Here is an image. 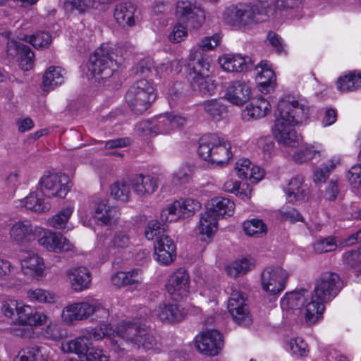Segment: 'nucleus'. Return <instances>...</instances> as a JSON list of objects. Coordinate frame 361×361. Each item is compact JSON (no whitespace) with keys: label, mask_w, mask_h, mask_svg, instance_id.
<instances>
[{"label":"nucleus","mask_w":361,"mask_h":361,"mask_svg":"<svg viewBox=\"0 0 361 361\" xmlns=\"http://www.w3.org/2000/svg\"><path fill=\"white\" fill-rule=\"evenodd\" d=\"M92 312L91 316H93V319L99 322L100 324L108 319L109 317V311L108 309L104 307L102 304L95 299H92Z\"/></svg>","instance_id":"58"},{"label":"nucleus","mask_w":361,"mask_h":361,"mask_svg":"<svg viewBox=\"0 0 361 361\" xmlns=\"http://www.w3.org/2000/svg\"><path fill=\"white\" fill-rule=\"evenodd\" d=\"M178 202H173L167 208L161 210L160 214L161 223L165 224L166 222L175 221L179 219L176 214V208L180 207Z\"/></svg>","instance_id":"62"},{"label":"nucleus","mask_w":361,"mask_h":361,"mask_svg":"<svg viewBox=\"0 0 361 361\" xmlns=\"http://www.w3.org/2000/svg\"><path fill=\"white\" fill-rule=\"evenodd\" d=\"M307 293L306 289H301L300 291H293L290 293H286L285 297L281 300V305L294 311H298L305 317L304 307L306 298L305 294Z\"/></svg>","instance_id":"35"},{"label":"nucleus","mask_w":361,"mask_h":361,"mask_svg":"<svg viewBox=\"0 0 361 361\" xmlns=\"http://www.w3.org/2000/svg\"><path fill=\"white\" fill-rule=\"evenodd\" d=\"M27 297L31 300L38 302L52 303L55 301V295L54 293L42 288L28 290Z\"/></svg>","instance_id":"52"},{"label":"nucleus","mask_w":361,"mask_h":361,"mask_svg":"<svg viewBox=\"0 0 361 361\" xmlns=\"http://www.w3.org/2000/svg\"><path fill=\"white\" fill-rule=\"evenodd\" d=\"M309 109L298 101L289 102L285 99L279 101L275 113L276 120H281L288 124L298 125L307 118Z\"/></svg>","instance_id":"7"},{"label":"nucleus","mask_w":361,"mask_h":361,"mask_svg":"<svg viewBox=\"0 0 361 361\" xmlns=\"http://www.w3.org/2000/svg\"><path fill=\"white\" fill-rule=\"evenodd\" d=\"M42 335L47 339L57 341L62 339L66 333L62 329L60 324L50 322L47 326L43 329Z\"/></svg>","instance_id":"53"},{"label":"nucleus","mask_w":361,"mask_h":361,"mask_svg":"<svg viewBox=\"0 0 361 361\" xmlns=\"http://www.w3.org/2000/svg\"><path fill=\"white\" fill-rule=\"evenodd\" d=\"M6 54L11 59L19 56V65L22 70L27 71L32 68L35 54L29 46L13 39L8 40Z\"/></svg>","instance_id":"16"},{"label":"nucleus","mask_w":361,"mask_h":361,"mask_svg":"<svg viewBox=\"0 0 361 361\" xmlns=\"http://www.w3.org/2000/svg\"><path fill=\"white\" fill-rule=\"evenodd\" d=\"M312 300L306 305L305 319L307 324H315L325 310V304L333 300L343 288L338 274L322 273L315 281Z\"/></svg>","instance_id":"1"},{"label":"nucleus","mask_w":361,"mask_h":361,"mask_svg":"<svg viewBox=\"0 0 361 361\" xmlns=\"http://www.w3.org/2000/svg\"><path fill=\"white\" fill-rule=\"evenodd\" d=\"M288 274L280 267H267L261 274L262 288L269 295H276L283 290Z\"/></svg>","instance_id":"8"},{"label":"nucleus","mask_w":361,"mask_h":361,"mask_svg":"<svg viewBox=\"0 0 361 361\" xmlns=\"http://www.w3.org/2000/svg\"><path fill=\"white\" fill-rule=\"evenodd\" d=\"M142 329V326L137 322H121L116 329H114L115 331L114 336L110 339L114 350L115 351L124 350V348L121 347L122 344L119 343V341L116 339V337L121 338L134 345L135 342H137L138 335Z\"/></svg>","instance_id":"13"},{"label":"nucleus","mask_w":361,"mask_h":361,"mask_svg":"<svg viewBox=\"0 0 361 361\" xmlns=\"http://www.w3.org/2000/svg\"><path fill=\"white\" fill-rule=\"evenodd\" d=\"M288 345L290 350L295 355L304 356L307 355L308 351L307 349V345L302 338H298L292 339L288 342Z\"/></svg>","instance_id":"63"},{"label":"nucleus","mask_w":361,"mask_h":361,"mask_svg":"<svg viewBox=\"0 0 361 361\" xmlns=\"http://www.w3.org/2000/svg\"><path fill=\"white\" fill-rule=\"evenodd\" d=\"M115 331L110 324H100L99 326L91 329L87 332L88 340L93 339L94 341L100 340L104 337H110L114 336Z\"/></svg>","instance_id":"51"},{"label":"nucleus","mask_w":361,"mask_h":361,"mask_svg":"<svg viewBox=\"0 0 361 361\" xmlns=\"http://www.w3.org/2000/svg\"><path fill=\"white\" fill-rule=\"evenodd\" d=\"M72 184L69 177L64 173H51L44 174L38 183V190L48 197H58L63 198L70 190Z\"/></svg>","instance_id":"6"},{"label":"nucleus","mask_w":361,"mask_h":361,"mask_svg":"<svg viewBox=\"0 0 361 361\" xmlns=\"http://www.w3.org/2000/svg\"><path fill=\"white\" fill-rule=\"evenodd\" d=\"M348 180L354 187H361V164L353 166L348 171Z\"/></svg>","instance_id":"64"},{"label":"nucleus","mask_w":361,"mask_h":361,"mask_svg":"<svg viewBox=\"0 0 361 361\" xmlns=\"http://www.w3.org/2000/svg\"><path fill=\"white\" fill-rule=\"evenodd\" d=\"M20 361H47V357L42 353L39 347L27 348L23 351L20 357Z\"/></svg>","instance_id":"59"},{"label":"nucleus","mask_w":361,"mask_h":361,"mask_svg":"<svg viewBox=\"0 0 361 361\" xmlns=\"http://www.w3.org/2000/svg\"><path fill=\"white\" fill-rule=\"evenodd\" d=\"M166 231L165 224L157 220H151L145 228V234L148 240H153L154 237L161 236Z\"/></svg>","instance_id":"56"},{"label":"nucleus","mask_w":361,"mask_h":361,"mask_svg":"<svg viewBox=\"0 0 361 361\" xmlns=\"http://www.w3.org/2000/svg\"><path fill=\"white\" fill-rule=\"evenodd\" d=\"M337 85L341 92L354 91L361 87V73L355 71L341 76Z\"/></svg>","instance_id":"39"},{"label":"nucleus","mask_w":361,"mask_h":361,"mask_svg":"<svg viewBox=\"0 0 361 361\" xmlns=\"http://www.w3.org/2000/svg\"><path fill=\"white\" fill-rule=\"evenodd\" d=\"M72 288L76 291H82L90 287L91 274L85 267L69 269L66 271Z\"/></svg>","instance_id":"25"},{"label":"nucleus","mask_w":361,"mask_h":361,"mask_svg":"<svg viewBox=\"0 0 361 361\" xmlns=\"http://www.w3.org/2000/svg\"><path fill=\"white\" fill-rule=\"evenodd\" d=\"M188 75L208 76L210 68L209 56L199 49H192L189 56Z\"/></svg>","instance_id":"20"},{"label":"nucleus","mask_w":361,"mask_h":361,"mask_svg":"<svg viewBox=\"0 0 361 361\" xmlns=\"http://www.w3.org/2000/svg\"><path fill=\"white\" fill-rule=\"evenodd\" d=\"M204 111L212 119L219 121L226 113V107L219 100H207L200 104Z\"/></svg>","instance_id":"42"},{"label":"nucleus","mask_w":361,"mask_h":361,"mask_svg":"<svg viewBox=\"0 0 361 361\" xmlns=\"http://www.w3.org/2000/svg\"><path fill=\"white\" fill-rule=\"evenodd\" d=\"M154 313L161 322L167 323L180 322L184 317L183 310L176 304H160L154 310Z\"/></svg>","instance_id":"31"},{"label":"nucleus","mask_w":361,"mask_h":361,"mask_svg":"<svg viewBox=\"0 0 361 361\" xmlns=\"http://www.w3.org/2000/svg\"><path fill=\"white\" fill-rule=\"evenodd\" d=\"M218 219H219L214 215V213L209 212L206 208V211L204 213L202 214L198 226L200 233L203 235H207L208 237L212 236L217 229Z\"/></svg>","instance_id":"41"},{"label":"nucleus","mask_w":361,"mask_h":361,"mask_svg":"<svg viewBox=\"0 0 361 361\" xmlns=\"http://www.w3.org/2000/svg\"><path fill=\"white\" fill-rule=\"evenodd\" d=\"M245 233L250 236L257 235L266 232V225L260 219L247 220L243 223Z\"/></svg>","instance_id":"54"},{"label":"nucleus","mask_w":361,"mask_h":361,"mask_svg":"<svg viewBox=\"0 0 361 361\" xmlns=\"http://www.w3.org/2000/svg\"><path fill=\"white\" fill-rule=\"evenodd\" d=\"M337 245L333 238H326L318 240L314 243V251L318 254L331 252L336 248Z\"/></svg>","instance_id":"61"},{"label":"nucleus","mask_w":361,"mask_h":361,"mask_svg":"<svg viewBox=\"0 0 361 361\" xmlns=\"http://www.w3.org/2000/svg\"><path fill=\"white\" fill-rule=\"evenodd\" d=\"M29 42L36 48L47 47L51 42V36L47 32H37L30 37Z\"/></svg>","instance_id":"60"},{"label":"nucleus","mask_w":361,"mask_h":361,"mask_svg":"<svg viewBox=\"0 0 361 361\" xmlns=\"http://www.w3.org/2000/svg\"><path fill=\"white\" fill-rule=\"evenodd\" d=\"M254 67L257 71L256 80L260 91L263 93H269L274 89L276 81L274 71L266 61H262Z\"/></svg>","instance_id":"23"},{"label":"nucleus","mask_w":361,"mask_h":361,"mask_svg":"<svg viewBox=\"0 0 361 361\" xmlns=\"http://www.w3.org/2000/svg\"><path fill=\"white\" fill-rule=\"evenodd\" d=\"M20 207L35 212H46L50 209V204L44 203L42 199L38 198L35 192L20 200Z\"/></svg>","instance_id":"43"},{"label":"nucleus","mask_w":361,"mask_h":361,"mask_svg":"<svg viewBox=\"0 0 361 361\" xmlns=\"http://www.w3.org/2000/svg\"><path fill=\"white\" fill-rule=\"evenodd\" d=\"M17 316L19 323L30 326L42 325L48 319L46 314L37 312L30 305L19 306Z\"/></svg>","instance_id":"30"},{"label":"nucleus","mask_w":361,"mask_h":361,"mask_svg":"<svg viewBox=\"0 0 361 361\" xmlns=\"http://www.w3.org/2000/svg\"><path fill=\"white\" fill-rule=\"evenodd\" d=\"M135 6L131 2H122L116 5L114 17L116 23L122 27H132L135 25Z\"/></svg>","instance_id":"28"},{"label":"nucleus","mask_w":361,"mask_h":361,"mask_svg":"<svg viewBox=\"0 0 361 361\" xmlns=\"http://www.w3.org/2000/svg\"><path fill=\"white\" fill-rule=\"evenodd\" d=\"M91 308L92 299L71 304L63 309L61 314L62 319L68 324H71L73 321L86 319L91 316Z\"/></svg>","instance_id":"18"},{"label":"nucleus","mask_w":361,"mask_h":361,"mask_svg":"<svg viewBox=\"0 0 361 361\" xmlns=\"http://www.w3.org/2000/svg\"><path fill=\"white\" fill-rule=\"evenodd\" d=\"M176 15L180 23L192 29L200 27L205 20L204 11L194 0L178 1Z\"/></svg>","instance_id":"5"},{"label":"nucleus","mask_w":361,"mask_h":361,"mask_svg":"<svg viewBox=\"0 0 361 361\" xmlns=\"http://www.w3.org/2000/svg\"><path fill=\"white\" fill-rule=\"evenodd\" d=\"M185 118L170 114H161L152 118L154 135L170 133L173 129L185 123Z\"/></svg>","instance_id":"17"},{"label":"nucleus","mask_w":361,"mask_h":361,"mask_svg":"<svg viewBox=\"0 0 361 361\" xmlns=\"http://www.w3.org/2000/svg\"><path fill=\"white\" fill-rule=\"evenodd\" d=\"M95 0H67L64 2V7L67 11L78 10L83 13L90 8L94 7Z\"/></svg>","instance_id":"57"},{"label":"nucleus","mask_w":361,"mask_h":361,"mask_svg":"<svg viewBox=\"0 0 361 361\" xmlns=\"http://www.w3.org/2000/svg\"><path fill=\"white\" fill-rule=\"evenodd\" d=\"M274 13L273 5L267 1L233 7L225 13L227 24L240 29H250L253 25L268 21Z\"/></svg>","instance_id":"2"},{"label":"nucleus","mask_w":361,"mask_h":361,"mask_svg":"<svg viewBox=\"0 0 361 361\" xmlns=\"http://www.w3.org/2000/svg\"><path fill=\"white\" fill-rule=\"evenodd\" d=\"M130 244L129 233L126 231H117L111 239L108 247L109 250H122L128 247Z\"/></svg>","instance_id":"46"},{"label":"nucleus","mask_w":361,"mask_h":361,"mask_svg":"<svg viewBox=\"0 0 361 361\" xmlns=\"http://www.w3.org/2000/svg\"><path fill=\"white\" fill-rule=\"evenodd\" d=\"M226 97L232 104L242 106L250 99V86L245 81H234L228 87Z\"/></svg>","instance_id":"21"},{"label":"nucleus","mask_w":361,"mask_h":361,"mask_svg":"<svg viewBox=\"0 0 361 361\" xmlns=\"http://www.w3.org/2000/svg\"><path fill=\"white\" fill-rule=\"evenodd\" d=\"M95 216L101 224L111 225L120 218V212L117 207L108 205L107 201L102 200L97 204Z\"/></svg>","instance_id":"33"},{"label":"nucleus","mask_w":361,"mask_h":361,"mask_svg":"<svg viewBox=\"0 0 361 361\" xmlns=\"http://www.w3.org/2000/svg\"><path fill=\"white\" fill-rule=\"evenodd\" d=\"M166 290L172 299L176 301L186 298L190 292V277L188 272L180 268L170 276L166 285Z\"/></svg>","instance_id":"11"},{"label":"nucleus","mask_w":361,"mask_h":361,"mask_svg":"<svg viewBox=\"0 0 361 361\" xmlns=\"http://www.w3.org/2000/svg\"><path fill=\"white\" fill-rule=\"evenodd\" d=\"M230 149V144L220 137V143L215 145L213 148L212 163H216L219 165L227 164L232 156Z\"/></svg>","instance_id":"38"},{"label":"nucleus","mask_w":361,"mask_h":361,"mask_svg":"<svg viewBox=\"0 0 361 361\" xmlns=\"http://www.w3.org/2000/svg\"><path fill=\"white\" fill-rule=\"evenodd\" d=\"M295 126L283 123L281 120H276L273 133L276 140L285 146L295 147L300 139L299 135L293 128Z\"/></svg>","instance_id":"19"},{"label":"nucleus","mask_w":361,"mask_h":361,"mask_svg":"<svg viewBox=\"0 0 361 361\" xmlns=\"http://www.w3.org/2000/svg\"><path fill=\"white\" fill-rule=\"evenodd\" d=\"M123 58L108 44H102L90 56L87 63L89 72L97 80L111 78L116 68L122 63Z\"/></svg>","instance_id":"3"},{"label":"nucleus","mask_w":361,"mask_h":361,"mask_svg":"<svg viewBox=\"0 0 361 361\" xmlns=\"http://www.w3.org/2000/svg\"><path fill=\"white\" fill-rule=\"evenodd\" d=\"M137 341L134 345L138 348L142 347L145 350H150L157 344L155 337L143 327L140 331Z\"/></svg>","instance_id":"55"},{"label":"nucleus","mask_w":361,"mask_h":361,"mask_svg":"<svg viewBox=\"0 0 361 361\" xmlns=\"http://www.w3.org/2000/svg\"><path fill=\"white\" fill-rule=\"evenodd\" d=\"M130 184L128 185L124 181H117L111 186V195L116 200L122 202H127L130 198Z\"/></svg>","instance_id":"49"},{"label":"nucleus","mask_w":361,"mask_h":361,"mask_svg":"<svg viewBox=\"0 0 361 361\" xmlns=\"http://www.w3.org/2000/svg\"><path fill=\"white\" fill-rule=\"evenodd\" d=\"M63 81L61 68L60 67L50 66L48 68L42 78L44 91L54 90Z\"/></svg>","instance_id":"37"},{"label":"nucleus","mask_w":361,"mask_h":361,"mask_svg":"<svg viewBox=\"0 0 361 361\" xmlns=\"http://www.w3.org/2000/svg\"><path fill=\"white\" fill-rule=\"evenodd\" d=\"M194 166L190 164L183 165L173 175L172 181L176 185H182L188 183L192 178Z\"/></svg>","instance_id":"50"},{"label":"nucleus","mask_w":361,"mask_h":361,"mask_svg":"<svg viewBox=\"0 0 361 361\" xmlns=\"http://www.w3.org/2000/svg\"><path fill=\"white\" fill-rule=\"evenodd\" d=\"M44 260L37 255H29L21 260V269L25 275L38 279L44 270Z\"/></svg>","instance_id":"32"},{"label":"nucleus","mask_w":361,"mask_h":361,"mask_svg":"<svg viewBox=\"0 0 361 361\" xmlns=\"http://www.w3.org/2000/svg\"><path fill=\"white\" fill-rule=\"evenodd\" d=\"M168 94L170 104H175L188 97L187 85L176 81L169 88Z\"/></svg>","instance_id":"47"},{"label":"nucleus","mask_w":361,"mask_h":361,"mask_svg":"<svg viewBox=\"0 0 361 361\" xmlns=\"http://www.w3.org/2000/svg\"><path fill=\"white\" fill-rule=\"evenodd\" d=\"M219 61L221 67L227 72H243L252 69L255 66V61L250 57H242L235 54H225Z\"/></svg>","instance_id":"22"},{"label":"nucleus","mask_w":361,"mask_h":361,"mask_svg":"<svg viewBox=\"0 0 361 361\" xmlns=\"http://www.w3.org/2000/svg\"><path fill=\"white\" fill-rule=\"evenodd\" d=\"M220 143V137L216 134H209L200 139L197 153L202 159L212 163V152L215 145Z\"/></svg>","instance_id":"36"},{"label":"nucleus","mask_w":361,"mask_h":361,"mask_svg":"<svg viewBox=\"0 0 361 361\" xmlns=\"http://www.w3.org/2000/svg\"><path fill=\"white\" fill-rule=\"evenodd\" d=\"M286 192L288 202L293 203L304 200L309 194V189L307 185L304 184L303 177L297 176L290 180Z\"/></svg>","instance_id":"29"},{"label":"nucleus","mask_w":361,"mask_h":361,"mask_svg":"<svg viewBox=\"0 0 361 361\" xmlns=\"http://www.w3.org/2000/svg\"><path fill=\"white\" fill-rule=\"evenodd\" d=\"M175 202H178L180 204V207H177L176 208V214L179 219H185L192 216L201 207L200 203L193 199H186L183 202L176 201Z\"/></svg>","instance_id":"45"},{"label":"nucleus","mask_w":361,"mask_h":361,"mask_svg":"<svg viewBox=\"0 0 361 361\" xmlns=\"http://www.w3.org/2000/svg\"><path fill=\"white\" fill-rule=\"evenodd\" d=\"M130 187L140 197L150 195L158 188V182L156 178L142 174L136 175L130 180Z\"/></svg>","instance_id":"27"},{"label":"nucleus","mask_w":361,"mask_h":361,"mask_svg":"<svg viewBox=\"0 0 361 361\" xmlns=\"http://www.w3.org/2000/svg\"><path fill=\"white\" fill-rule=\"evenodd\" d=\"M206 208L219 219L226 216H231L234 212L235 204L229 199L216 197L211 200Z\"/></svg>","instance_id":"34"},{"label":"nucleus","mask_w":361,"mask_h":361,"mask_svg":"<svg viewBox=\"0 0 361 361\" xmlns=\"http://www.w3.org/2000/svg\"><path fill=\"white\" fill-rule=\"evenodd\" d=\"M38 243L51 252H67L71 251L73 245L60 233L48 232L43 230L37 239Z\"/></svg>","instance_id":"15"},{"label":"nucleus","mask_w":361,"mask_h":361,"mask_svg":"<svg viewBox=\"0 0 361 361\" xmlns=\"http://www.w3.org/2000/svg\"><path fill=\"white\" fill-rule=\"evenodd\" d=\"M252 264L246 258L236 260L231 264L226 267V270L228 275L237 277L246 274L251 269Z\"/></svg>","instance_id":"48"},{"label":"nucleus","mask_w":361,"mask_h":361,"mask_svg":"<svg viewBox=\"0 0 361 361\" xmlns=\"http://www.w3.org/2000/svg\"><path fill=\"white\" fill-rule=\"evenodd\" d=\"M154 247V258L161 265H169L176 257V245L167 235L163 234L157 237Z\"/></svg>","instance_id":"14"},{"label":"nucleus","mask_w":361,"mask_h":361,"mask_svg":"<svg viewBox=\"0 0 361 361\" xmlns=\"http://www.w3.org/2000/svg\"><path fill=\"white\" fill-rule=\"evenodd\" d=\"M73 213V209L70 207L63 208L54 216L49 218L47 221L49 226L55 229H63L66 228L68 221Z\"/></svg>","instance_id":"44"},{"label":"nucleus","mask_w":361,"mask_h":361,"mask_svg":"<svg viewBox=\"0 0 361 361\" xmlns=\"http://www.w3.org/2000/svg\"><path fill=\"white\" fill-rule=\"evenodd\" d=\"M89 347L87 336H80L70 340L61 345V349L67 353H73L78 355H85Z\"/></svg>","instance_id":"40"},{"label":"nucleus","mask_w":361,"mask_h":361,"mask_svg":"<svg viewBox=\"0 0 361 361\" xmlns=\"http://www.w3.org/2000/svg\"><path fill=\"white\" fill-rule=\"evenodd\" d=\"M195 343L197 350L209 356L218 355L224 346L222 335L215 329L208 330L197 336Z\"/></svg>","instance_id":"12"},{"label":"nucleus","mask_w":361,"mask_h":361,"mask_svg":"<svg viewBox=\"0 0 361 361\" xmlns=\"http://www.w3.org/2000/svg\"><path fill=\"white\" fill-rule=\"evenodd\" d=\"M111 283L117 288L128 287L136 289L142 282L141 273L139 269L129 271H117L111 277Z\"/></svg>","instance_id":"26"},{"label":"nucleus","mask_w":361,"mask_h":361,"mask_svg":"<svg viewBox=\"0 0 361 361\" xmlns=\"http://www.w3.org/2000/svg\"><path fill=\"white\" fill-rule=\"evenodd\" d=\"M157 97L152 84L145 79L136 81L127 91L126 102L131 110L141 114L150 106Z\"/></svg>","instance_id":"4"},{"label":"nucleus","mask_w":361,"mask_h":361,"mask_svg":"<svg viewBox=\"0 0 361 361\" xmlns=\"http://www.w3.org/2000/svg\"><path fill=\"white\" fill-rule=\"evenodd\" d=\"M227 308L233 321L239 326H247L252 323L249 307L243 294L233 290L228 300Z\"/></svg>","instance_id":"9"},{"label":"nucleus","mask_w":361,"mask_h":361,"mask_svg":"<svg viewBox=\"0 0 361 361\" xmlns=\"http://www.w3.org/2000/svg\"><path fill=\"white\" fill-rule=\"evenodd\" d=\"M269 102L262 97L253 98L242 112L245 121L257 120L264 117L270 112Z\"/></svg>","instance_id":"24"},{"label":"nucleus","mask_w":361,"mask_h":361,"mask_svg":"<svg viewBox=\"0 0 361 361\" xmlns=\"http://www.w3.org/2000/svg\"><path fill=\"white\" fill-rule=\"evenodd\" d=\"M43 229L32 226L27 221H19L10 228L11 239L20 246H26L28 243L37 240L42 234Z\"/></svg>","instance_id":"10"}]
</instances>
